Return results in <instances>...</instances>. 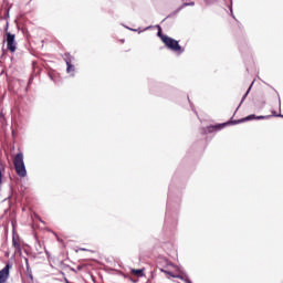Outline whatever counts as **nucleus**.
I'll return each mask as SVG.
<instances>
[{
  "mask_svg": "<svg viewBox=\"0 0 283 283\" xmlns=\"http://www.w3.org/2000/svg\"><path fill=\"white\" fill-rule=\"evenodd\" d=\"M158 29L159 31L157 33V36L161 39L163 43H165L168 50H171L172 52H177V54H182V52H185V50L182 49V46H180L178 41L167 35H163V31H161L163 29H160V27H158Z\"/></svg>",
  "mask_w": 283,
  "mask_h": 283,
  "instance_id": "f257e3e1",
  "label": "nucleus"
},
{
  "mask_svg": "<svg viewBox=\"0 0 283 283\" xmlns=\"http://www.w3.org/2000/svg\"><path fill=\"white\" fill-rule=\"evenodd\" d=\"M13 164L18 176H20V178H25V176H28V170H25V163L23 161V155L21 153L15 155Z\"/></svg>",
  "mask_w": 283,
  "mask_h": 283,
  "instance_id": "f03ea898",
  "label": "nucleus"
},
{
  "mask_svg": "<svg viewBox=\"0 0 283 283\" xmlns=\"http://www.w3.org/2000/svg\"><path fill=\"white\" fill-rule=\"evenodd\" d=\"M7 48L10 52H17V43L12 33H7Z\"/></svg>",
  "mask_w": 283,
  "mask_h": 283,
  "instance_id": "7ed1b4c3",
  "label": "nucleus"
},
{
  "mask_svg": "<svg viewBox=\"0 0 283 283\" xmlns=\"http://www.w3.org/2000/svg\"><path fill=\"white\" fill-rule=\"evenodd\" d=\"M8 277H10V264L0 270V283L8 282Z\"/></svg>",
  "mask_w": 283,
  "mask_h": 283,
  "instance_id": "20e7f679",
  "label": "nucleus"
},
{
  "mask_svg": "<svg viewBox=\"0 0 283 283\" xmlns=\"http://www.w3.org/2000/svg\"><path fill=\"white\" fill-rule=\"evenodd\" d=\"M66 72L70 74V76H75L76 74V66L72 64V60H66Z\"/></svg>",
  "mask_w": 283,
  "mask_h": 283,
  "instance_id": "39448f33",
  "label": "nucleus"
},
{
  "mask_svg": "<svg viewBox=\"0 0 283 283\" xmlns=\"http://www.w3.org/2000/svg\"><path fill=\"white\" fill-rule=\"evenodd\" d=\"M227 125H229V123H223V124H219V125H216V126H209L207 128V132H208V134H211V132H216V129L218 132H220V129H224V127H227Z\"/></svg>",
  "mask_w": 283,
  "mask_h": 283,
  "instance_id": "423d86ee",
  "label": "nucleus"
},
{
  "mask_svg": "<svg viewBox=\"0 0 283 283\" xmlns=\"http://www.w3.org/2000/svg\"><path fill=\"white\" fill-rule=\"evenodd\" d=\"M253 118L258 117H255V115H249L245 118L240 119L239 123H247V120H253Z\"/></svg>",
  "mask_w": 283,
  "mask_h": 283,
  "instance_id": "0eeeda50",
  "label": "nucleus"
},
{
  "mask_svg": "<svg viewBox=\"0 0 283 283\" xmlns=\"http://www.w3.org/2000/svg\"><path fill=\"white\" fill-rule=\"evenodd\" d=\"M176 280H184L185 282L189 283V279H185V276H182V274H174V276Z\"/></svg>",
  "mask_w": 283,
  "mask_h": 283,
  "instance_id": "6e6552de",
  "label": "nucleus"
},
{
  "mask_svg": "<svg viewBox=\"0 0 283 283\" xmlns=\"http://www.w3.org/2000/svg\"><path fill=\"white\" fill-rule=\"evenodd\" d=\"M161 273H165L166 275H169L170 277H174V273L171 271H167L165 269H160Z\"/></svg>",
  "mask_w": 283,
  "mask_h": 283,
  "instance_id": "1a4fd4ad",
  "label": "nucleus"
},
{
  "mask_svg": "<svg viewBox=\"0 0 283 283\" xmlns=\"http://www.w3.org/2000/svg\"><path fill=\"white\" fill-rule=\"evenodd\" d=\"M251 92V86L248 88L247 93L243 95L241 103H244L247 96H249V93Z\"/></svg>",
  "mask_w": 283,
  "mask_h": 283,
  "instance_id": "9d476101",
  "label": "nucleus"
},
{
  "mask_svg": "<svg viewBox=\"0 0 283 283\" xmlns=\"http://www.w3.org/2000/svg\"><path fill=\"white\" fill-rule=\"evenodd\" d=\"M134 275H143V270H132Z\"/></svg>",
  "mask_w": 283,
  "mask_h": 283,
  "instance_id": "9b49d317",
  "label": "nucleus"
},
{
  "mask_svg": "<svg viewBox=\"0 0 283 283\" xmlns=\"http://www.w3.org/2000/svg\"><path fill=\"white\" fill-rule=\"evenodd\" d=\"M13 247L14 249H17L18 251L21 249L19 245V242L17 241V239H13Z\"/></svg>",
  "mask_w": 283,
  "mask_h": 283,
  "instance_id": "f8f14e48",
  "label": "nucleus"
},
{
  "mask_svg": "<svg viewBox=\"0 0 283 283\" xmlns=\"http://www.w3.org/2000/svg\"><path fill=\"white\" fill-rule=\"evenodd\" d=\"M264 118H271V116H256V120H264Z\"/></svg>",
  "mask_w": 283,
  "mask_h": 283,
  "instance_id": "ddd939ff",
  "label": "nucleus"
},
{
  "mask_svg": "<svg viewBox=\"0 0 283 283\" xmlns=\"http://www.w3.org/2000/svg\"><path fill=\"white\" fill-rule=\"evenodd\" d=\"M170 266H172V269H175L177 271V273H182V271L180 270V268L174 265V264H170Z\"/></svg>",
  "mask_w": 283,
  "mask_h": 283,
  "instance_id": "4468645a",
  "label": "nucleus"
},
{
  "mask_svg": "<svg viewBox=\"0 0 283 283\" xmlns=\"http://www.w3.org/2000/svg\"><path fill=\"white\" fill-rule=\"evenodd\" d=\"M25 264H27V269H30V263H28V259L24 258Z\"/></svg>",
  "mask_w": 283,
  "mask_h": 283,
  "instance_id": "2eb2a0df",
  "label": "nucleus"
},
{
  "mask_svg": "<svg viewBox=\"0 0 283 283\" xmlns=\"http://www.w3.org/2000/svg\"><path fill=\"white\" fill-rule=\"evenodd\" d=\"M127 30H130L132 32H138V30L132 28H127Z\"/></svg>",
  "mask_w": 283,
  "mask_h": 283,
  "instance_id": "dca6fc26",
  "label": "nucleus"
},
{
  "mask_svg": "<svg viewBox=\"0 0 283 283\" xmlns=\"http://www.w3.org/2000/svg\"><path fill=\"white\" fill-rule=\"evenodd\" d=\"M186 6H196V3L195 2H189Z\"/></svg>",
  "mask_w": 283,
  "mask_h": 283,
  "instance_id": "f3484780",
  "label": "nucleus"
},
{
  "mask_svg": "<svg viewBox=\"0 0 283 283\" xmlns=\"http://www.w3.org/2000/svg\"><path fill=\"white\" fill-rule=\"evenodd\" d=\"M146 30H149V27H146Z\"/></svg>",
  "mask_w": 283,
  "mask_h": 283,
  "instance_id": "a211bd4d",
  "label": "nucleus"
},
{
  "mask_svg": "<svg viewBox=\"0 0 283 283\" xmlns=\"http://www.w3.org/2000/svg\"><path fill=\"white\" fill-rule=\"evenodd\" d=\"M279 116H281V118H283V115H279Z\"/></svg>",
  "mask_w": 283,
  "mask_h": 283,
  "instance_id": "6ab92c4d",
  "label": "nucleus"
}]
</instances>
